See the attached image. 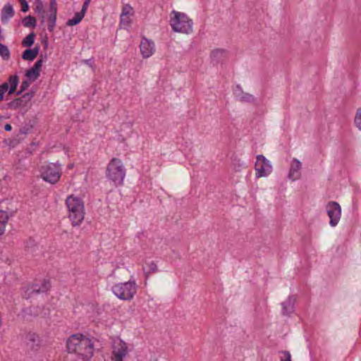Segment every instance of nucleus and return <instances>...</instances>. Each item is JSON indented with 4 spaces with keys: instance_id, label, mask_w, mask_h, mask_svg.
<instances>
[{
    "instance_id": "obj_1",
    "label": "nucleus",
    "mask_w": 361,
    "mask_h": 361,
    "mask_svg": "<svg viewBox=\"0 0 361 361\" xmlns=\"http://www.w3.org/2000/svg\"><path fill=\"white\" fill-rule=\"evenodd\" d=\"M66 348L69 353H75L83 360H89L94 351L93 341L82 334L71 336L66 341Z\"/></svg>"
},
{
    "instance_id": "obj_2",
    "label": "nucleus",
    "mask_w": 361,
    "mask_h": 361,
    "mask_svg": "<svg viewBox=\"0 0 361 361\" xmlns=\"http://www.w3.org/2000/svg\"><path fill=\"white\" fill-rule=\"evenodd\" d=\"M66 204L68 210V218L73 226H79L85 216L84 202L81 198L71 195L66 200Z\"/></svg>"
},
{
    "instance_id": "obj_3",
    "label": "nucleus",
    "mask_w": 361,
    "mask_h": 361,
    "mask_svg": "<svg viewBox=\"0 0 361 361\" xmlns=\"http://www.w3.org/2000/svg\"><path fill=\"white\" fill-rule=\"evenodd\" d=\"M126 172L122 161L118 158H112L106 166V176L115 185H121L123 183Z\"/></svg>"
},
{
    "instance_id": "obj_4",
    "label": "nucleus",
    "mask_w": 361,
    "mask_h": 361,
    "mask_svg": "<svg viewBox=\"0 0 361 361\" xmlns=\"http://www.w3.org/2000/svg\"><path fill=\"white\" fill-rule=\"evenodd\" d=\"M114 294L119 299L130 300L137 293V285L135 281H128L125 283H118L111 288Z\"/></svg>"
},
{
    "instance_id": "obj_5",
    "label": "nucleus",
    "mask_w": 361,
    "mask_h": 361,
    "mask_svg": "<svg viewBox=\"0 0 361 361\" xmlns=\"http://www.w3.org/2000/svg\"><path fill=\"white\" fill-rule=\"evenodd\" d=\"M40 173L44 181L56 184L60 180L62 174L61 166L56 163H49L41 167Z\"/></svg>"
},
{
    "instance_id": "obj_6",
    "label": "nucleus",
    "mask_w": 361,
    "mask_h": 361,
    "mask_svg": "<svg viewBox=\"0 0 361 361\" xmlns=\"http://www.w3.org/2000/svg\"><path fill=\"white\" fill-rule=\"evenodd\" d=\"M255 177L257 178L268 177L273 171L271 163L263 155H257L255 164Z\"/></svg>"
},
{
    "instance_id": "obj_7",
    "label": "nucleus",
    "mask_w": 361,
    "mask_h": 361,
    "mask_svg": "<svg viewBox=\"0 0 361 361\" xmlns=\"http://www.w3.org/2000/svg\"><path fill=\"white\" fill-rule=\"evenodd\" d=\"M326 212L329 218V225L336 226L341 219L342 209L340 204L335 201H330L326 206Z\"/></svg>"
},
{
    "instance_id": "obj_8",
    "label": "nucleus",
    "mask_w": 361,
    "mask_h": 361,
    "mask_svg": "<svg viewBox=\"0 0 361 361\" xmlns=\"http://www.w3.org/2000/svg\"><path fill=\"white\" fill-rule=\"evenodd\" d=\"M302 162L297 158H293L290 162L288 173V178L294 182L300 180L302 177Z\"/></svg>"
},
{
    "instance_id": "obj_9",
    "label": "nucleus",
    "mask_w": 361,
    "mask_h": 361,
    "mask_svg": "<svg viewBox=\"0 0 361 361\" xmlns=\"http://www.w3.org/2000/svg\"><path fill=\"white\" fill-rule=\"evenodd\" d=\"M128 354V347L123 341L115 342L111 353L112 361H123V358Z\"/></svg>"
},
{
    "instance_id": "obj_10",
    "label": "nucleus",
    "mask_w": 361,
    "mask_h": 361,
    "mask_svg": "<svg viewBox=\"0 0 361 361\" xmlns=\"http://www.w3.org/2000/svg\"><path fill=\"white\" fill-rule=\"evenodd\" d=\"M140 52L143 58L150 57L155 51V44L153 41L142 37L140 44Z\"/></svg>"
},
{
    "instance_id": "obj_11",
    "label": "nucleus",
    "mask_w": 361,
    "mask_h": 361,
    "mask_svg": "<svg viewBox=\"0 0 361 361\" xmlns=\"http://www.w3.org/2000/svg\"><path fill=\"white\" fill-rule=\"evenodd\" d=\"M46 59V56H44L43 58L42 55H41L40 59H39L35 63L34 66L30 69L27 71L25 75L29 78L30 80L34 81L38 78L42 71V64Z\"/></svg>"
},
{
    "instance_id": "obj_12",
    "label": "nucleus",
    "mask_w": 361,
    "mask_h": 361,
    "mask_svg": "<svg viewBox=\"0 0 361 361\" xmlns=\"http://www.w3.org/2000/svg\"><path fill=\"white\" fill-rule=\"evenodd\" d=\"M228 56V51L224 49H214L210 53V59L213 65L225 61Z\"/></svg>"
},
{
    "instance_id": "obj_13",
    "label": "nucleus",
    "mask_w": 361,
    "mask_h": 361,
    "mask_svg": "<svg viewBox=\"0 0 361 361\" xmlns=\"http://www.w3.org/2000/svg\"><path fill=\"white\" fill-rule=\"evenodd\" d=\"M26 345L32 350H37L40 345V338L38 335L33 332H29L25 337Z\"/></svg>"
},
{
    "instance_id": "obj_14",
    "label": "nucleus",
    "mask_w": 361,
    "mask_h": 361,
    "mask_svg": "<svg viewBox=\"0 0 361 361\" xmlns=\"http://www.w3.org/2000/svg\"><path fill=\"white\" fill-rule=\"evenodd\" d=\"M234 94L236 99L241 102L255 103L256 102V98L252 94L244 92L238 87L235 90Z\"/></svg>"
},
{
    "instance_id": "obj_15",
    "label": "nucleus",
    "mask_w": 361,
    "mask_h": 361,
    "mask_svg": "<svg viewBox=\"0 0 361 361\" xmlns=\"http://www.w3.org/2000/svg\"><path fill=\"white\" fill-rule=\"evenodd\" d=\"M51 287L49 280L44 279L40 285L35 283L33 284L30 288L28 289L30 293H39L47 292Z\"/></svg>"
},
{
    "instance_id": "obj_16",
    "label": "nucleus",
    "mask_w": 361,
    "mask_h": 361,
    "mask_svg": "<svg viewBox=\"0 0 361 361\" xmlns=\"http://www.w3.org/2000/svg\"><path fill=\"white\" fill-rule=\"evenodd\" d=\"M193 22L188 16L182 13V34L190 35L193 32Z\"/></svg>"
},
{
    "instance_id": "obj_17",
    "label": "nucleus",
    "mask_w": 361,
    "mask_h": 361,
    "mask_svg": "<svg viewBox=\"0 0 361 361\" xmlns=\"http://www.w3.org/2000/svg\"><path fill=\"white\" fill-rule=\"evenodd\" d=\"M173 17L171 18L170 25L173 31L180 32V12L173 11Z\"/></svg>"
},
{
    "instance_id": "obj_18",
    "label": "nucleus",
    "mask_w": 361,
    "mask_h": 361,
    "mask_svg": "<svg viewBox=\"0 0 361 361\" xmlns=\"http://www.w3.org/2000/svg\"><path fill=\"white\" fill-rule=\"evenodd\" d=\"M14 16V10L10 4H6L1 11V22H7L10 18Z\"/></svg>"
},
{
    "instance_id": "obj_19",
    "label": "nucleus",
    "mask_w": 361,
    "mask_h": 361,
    "mask_svg": "<svg viewBox=\"0 0 361 361\" xmlns=\"http://www.w3.org/2000/svg\"><path fill=\"white\" fill-rule=\"evenodd\" d=\"M6 82L8 83V95H11L16 92L19 83V78L17 75H11L8 78V82Z\"/></svg>"
},
{
    "instance_id": "obj_20",
    "label": "nucleus",
    "mask_w": 361,
    "mask_h": 361,
    "mask_svg": "<svg viewBox=\"0 0 361 361\" xmlns=\"http://www.w3.org/2000/svg\"><path fill=\"white\" fill-rule=\"evenodd\" d=\"M39 51V46H36L32 49H25L22 54V58L24 60L33 61L37 56Z\"/></svg>"
},
{
    "instance_id": "obj_21",
    "label": "nucleus",
    "mask_w": 361,
    "mask_h": 361,
    "mask_svg": "<svg viewBox=\"0 0 361 361\" xmlns=\"http://www.w3.org/2000/svg\"><path fill=\"white\" fill-rule=\"evenodd\" d=\"M85 13L86 12H83L82 10H81L80 12H76L72 18L68 20L66 25L68 26L78 25L84 18Z\"/></svg>"
},
{
    "instance_id": "obj_22",
    "label": "nucleus",
    "mask_w": 361,
    "mask_h": 361,
    "mask_svg": "<svg viewBox=\"0 0 361 361\" xmlns=\"http://www.w3.org/2000/svg\"><path fill=\"white\" fill-rule=\"evenodd\" d=\"M8 221V213L6 211L0 210V235L4 233Z\"/></svg>"
},
{
    "instance_id": "obj_23",
    "label": "nucleus",
    "mask_w": 361,
    "mask_h": 361,
    "mask_svg": "<svg viewBox=\"0 0 361 361\" xmlns=\"http://www.w3.org/2000/svg\"><path fill=\"white\" fill-rule=\"evenodd\" d=\"M25 106V100L23 98L18 97L8 104V108L13 110H16L20 107Z\"/></svg>"
},
{
    "instance_id": "obj_24",
    "label": "nucleus",
    "mask_w": 361,
    "mask_h": 361,
    "mask_svg": "<svg viewBox=\"0 0 361 361\" xmlns=\"http://www.w3.org/2000/svg\"><path fill=\"white\" fill-rule=\"evenodd\" d=\"M35 32H30L22 41V45L24 47H30L33 45L35 38Z\"/></svg>"
},
{
    "instance_id": "obj_25",
    "label": "nucleus",
    "mask_w": 361,
    "mask_h": 361,
    "mask_svg": "<svg viewBox=\"0 0 361 361\" xmlns=\"http://www.w3.org/2000/svg\"><path fill=\"white\" fill-rule=\"evenodd\" d=\"M36 18L31 16H27L23 19V25L26 27H35Z\"/></svg>"
},
{
    "instance_id": "obj_26",
    "label": "nucleus",
    "mask_w": 361,
    "mask_h": 361,
    "mask_svg": "<svg viewBox=\"0 0 361 361\" xmlns=\"http://www.w3.org/2000/svg\"><path fill=\"white\" fill-rule=\"evenodd\" d=\"M354 125L358 130L361 131V106L355 111L354 116Z\"/></svg>"
},
{
    "instance_id": "obj_27",
    "label": "nucleus",
    "mask_w": 361,
    "mask_h": 361,
    "mask_svg": "<svg viewBox=\"0 0 361 361\" xmlns=\"http://www.w3.org/2000/svg\"><path fill=\"white\" fill-rule=\"evenodd\" d=\"M0 56L4 60H8L10 59V51L8 48L0 42Z\"/></svg>"
},
{
    "instance_id": "obj_28",
    "label": "nucleus",
    "mask_w": 361,
    "mask_h": 361,
    "mask_svg": "<svg viewBox=\"0 0 361 361\" xmlns=\"http://www.w3.org/2000/svg\"><path fill=\"white\" fill-rule=\"evenodd\" d=\"M35 5V6L34 10H35V13H37L38 14H41L42 18V22H43L44 18V5H43L42 2L39 0L36 1Z\"/></svg>"
},
{
    "instance_id": "obj_29",
    "label": "nucleus",
    "mask_w": 361,
    "mask_h": 361,
    "mask_svg": "<svg viewBox=\"0 0 361 361\" xmlns=\"http://www.w3.org/2000/svg\"><path fill=\"white\" fill-rule=\"evenodd\" d=\"M32 80H25L21 82L20 90L16 92L17 95H20L24 91H25L30 85Z\"/></svg>"
},
{
    "instance_id": "obj_30",
    "label": "nucleus",
    "mask_w": 361,
    "mask_h": 361,
    "mask_svg": "<svg viewBox=\"0 0 361 361\" xmlns=\"http://www.w3.org/2000/svg\"><path fill=\"white\" fill-rule=\"evenodd\" d=\"M293 302V299L291 297H289L286 301L282 302L281 305L283 307V313L284 314H287L290 312L287 305H290Z\"/></svg>"
},
{
    "instance_id": "obj_31",
    "label": "nucleus",
    "mask_w": 361,
    "mask_h": 361,
    "mask_svg": "<svg viewBox=\"0 0 361 361\" xmlns=\"http://www.w3.org/2000/svg\"><path fill=\"white\" fill-rule=\"evenodd\" d=\"M281 361H291V355L289 351L283 350L279 352Z\"/></svg>"
},
{
    "instance_id": "obj_32",
    "label": "nucleus",
    "mask_w": 361,
    "mask_h": 361,
    "mask_svg": "<svg viewBox=\"0 0 361 361\" xmlns=\"http://www.w3.org/2000/svg\"><path fill=\"white\" fill-rule=\"evenodd\" d=\"M8 90V83L4 82L0 85V102H1L4 99V97L5 93Z\"/></svg>"
},
{
    "instance_id": "obj_33",
    "label": "nucleus",
    "mask_w": 361,
    "mask_h": 361,
    "mask_svg": "<svg viewBox=\"0 0 361 361\" xmlns=\"http://www.w3.org/2000/svg\"><path fill=\"white\" fill-rule=\"evenodd\" d=\"M49 11L51 13H57V4L56 0H50Z\"/></svg>"
},
{
    "instance_id": "obj_34",
    "label": "nucleus",
    "mask_w": 361,
    "mask_h": 361,
    "mask_svg": "<svg viewBox=\"0 0 361 361\" xmlns=\"http://www.w3.org/2000/svg\"><path fill=\"white\" fill-rule=\"evenodd\" d=\"M21 5V11L24 13L28 11L29 6L26 0H18Z\"/></svg>"
},
{
    "instance_id": "obj_35",
    "label": "nucleus",
    "mask_w": 361,
    "mask_h": 361,
    "mask_svg": "<svg viewBox=\"0 0 361 361\" xmlns=\"http://www.w3.org/2000/svg\"><path fill=\"white\" fill-rule=\"evenodd\" d=\"M33 97V93L32 92H27L20 97V98H23V99L25 100V104H26L28 101H30Z\"/></svg>"
},
{
    "instance_id": "obj_36",
    "label": "nucleus",
    "mask_w": 361,
    "mask_h": 361,
    "mask_svg": "<svg viewBox=\"0 0 361 361\" xmlns=\"http://www.w3.org/2000/svg\"><path fill=\"white\" fill-rule=\"evenodd\" d=\"M56 25V22L54 20H47V28L49 32H53Z\"/></svg>"
},
{
    "instance_id": "obj_37",
    "label": "nucleus",
    "mask_w": 361,
    "mask_h": 361,
    "mask_svg": "<svg viewBox=\"0 0 361 361\" xmlns=\"http://www.w3.org/2000/svg\"><path fill=\"white\" fill-rule=\"evenodd\" d=\"M149 269L150 272H155L157 270V264L154 262H152L149 264Z\"/></svg>"
},
{
    "instance_id": "obj_38",
    "label": "nucleus",
    "mask_w": 361,
    "mask_h": 361,
    "mask_svg": "<svg viewBox=\"0 0 361 361\" xmlns=\"http://www.w3.org/2000/svg\"><path fill=\"white\" fill-rule=\"evenodd\" d=\"M91 0H85V2L83 3V5H82V9L83 12H86L87 11V9L89 6V4L90 3Z\"/></svg>"
},
{
    "instance_id": "obj_39",
    "label": "nucleus",
    "mask_w": 361,
    "mask_h": 361,
    "mask_svg": "<svg viewBox=\"0 0 361 361\" xmlns=\"http://www.w3.org/2000/svg\"><path fill=\"white\" fill-rule=\"evenodd\" d=\"M47 20H54L56 22V13H49Z\"/></svg>"
},
{
    "instance_id": "obj_40",
    "label": "nucleus",
    "mask_w": 361,
    "mask_h": 361,
    "mask_svg": "<svg viewBox=\"0 0 361 361\" xmlns=\"http://www.w3.org/2000/svg\"><path fill=\"white\" fill-rule=\"evenodd\" d=\"M127 16V12L125 11V9L123 10L121 16V23H124L125 18L124 16Z\"/></svg>"
},
{
    "instance_id": "obj_41",
    "label": "nucleus",
    "mask_w": 361,
    "mask_h": 361,
    "mask_svg": "<svg viewBox=\"0 0 361 361\" xmlns=\"http://www.w3.org/2000/svg\"><path fill=\"white\" fill-rule=\"evenodd\" d=\"M4 129L6 131H11L12 130V126L11 124L9 123H6L5 126H4Z\"/></svg>"
},
{
    "instance_id": "obj_42",
    "label": "nucleus",
    "mask_w": 361,
    "mask_h": 361,
    "mask_svg": "<svg viewBox=\"0 0 361 361\" xmlns=\"http://www.w3.org/2000/svg\"><path fill=\"white\" fill-rule=\"evenodd\" d=\"M124 18H125V20H124V23L123 24H126L127 25H128L130 23V20L129 17L128 16H124Z\"/></svg>"
},
{
    "instance_id": "obj_43",
    "label": "nucleus",
    "mask_w": 361,
    "mask_h": 361,
    "mask_svg": "<svg viewBox=\"0 0 361 361\" xmlns=\"http://www.w3.org/2000/svg\"><path fill=\"white\" fill-rule=\"evenodd\" d=\"M90 61V60H87V64H90V62H89Z\"/></svg>"
},
{
    "instance_id": "obj_44",
    "label": "nucleus",
    "mask_w": 361,
    "mask_h": 361,
    "mask_svg": "<svg viewBox=\"0 0 361 361\" xmlns=\"http://www.w3.org/2000/svg\"><path fill=\"white\" fill-rule=\"evenodd\" d=\"M90 61V60H87V64H90V62H89Z\"/></svg>"
}]
</instances>
